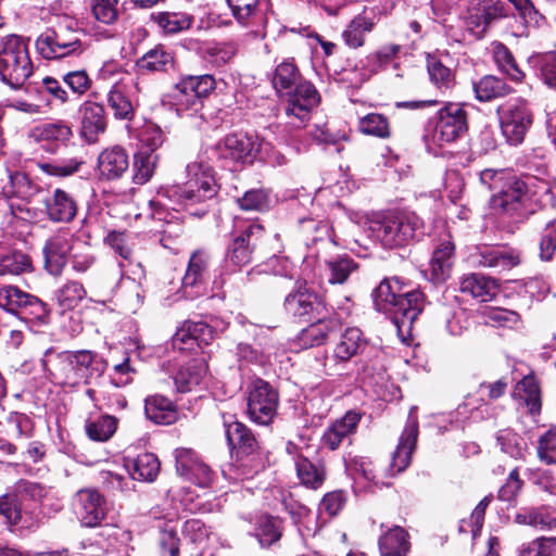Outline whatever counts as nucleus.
<instances>
[{
  "mask_svg": "<svg viewBox=\"0 0 556 556\" xmlns=\"http://www.w3.org/2000/svg\"><path fill=\"white\" fill-rule=\"evenodd\" d=\"M515 521L540 530H551L556 527V508L548 505L522 508L516 514Z\"/></svg>",
  "mask_w": 556,
  "mask_h": 556,
  "instance_id": "obj_34",
  "label": "nucleus"
},
{
  "mask_svg": "<svg viewBox=\"0 0 556 556\" xmlns=\"http://www.w3.org/2000/svg\"><path fill=\"white\" fill-rule=\"evenodd\" d=\"M43 206L48 219L52 223H71L78 211L74 195L61 188H55L46 197Z\"/></svg>",
  "mask_w": 556,
  "mask_h": 556,
  "instance_id": "obj_23",
  "label": "nucleus"
},
{
  "mask_svg": "<svg viewBox=\"0 0 556 556\" xmlns=\"http://www.w3.org/2000/svg\"><path fill=\"white\" fill-rule=\"evenodd\" d=\"M224 427L228 445L238 456H250L257 450L255 437L243 424L225 419Z\"/></svg>",
  "mask_w": 556,
  "mask_h": 556,
  "instance_id": "obj_29",
  "label": "nucleus"
},
{
  "mask_svg": "<svg viewBox=\"0 0 556 556\" xmlns=\"http://www.w3.org/2000/svg\"><path fill=\"white\" fill-rule=\"evenodd\" d=\"M85 296L86 290L83 283L74 280L67 281L55 291V299L64 309L76 307Z\"/></svg>",
  "mask_w": 556,
  "mask_h": 556,
  "instance_id": "obj_61",
  "label": "nucleus"
},
{
  "mask_svg": "<svg viewBox=\"0 0 556 556\" xmlns=\"http://www.w3.org/2000/svg\"><path fill=\"white\" fill-rule=\"evenodd\" d=\"M367 339L357 327L346 328L337 342L333 356L341 362H348L352 357L363 353L367 348Z\"/></svg>",
  "mask_w": 556,
  "mask_h": 556,
  "instance_id": "obj_32",
  "label": "nucleus"
},
{
  "mask_svg": "<svg viewBox=\"0 0 556 556\" xmlns=\"http://www.w3.org/2000/svg\"><path fill=\"white\" fill-rule=\"evenodd\" d=\"M90 11L97 22L113 25L119 16V0H90Z\"/></svg>",
  "mask_w": 556,
  "mask_h": 556,
  "instance_id": "obj_59",
  "label": "nucleus"
},
{
  "mask_svg": "<svg viewBox=\"0 0 556 556\" xmlns=\"http://www.w3.org/2000/svg\"><path fill=\"white\" fill-rule=\"evenodd\" d=\"M402 287L399 278L384 279L375 289L374 296L376 304L386 311V307H392L400 294H402Z\"/></svg>",
  "mask_w": 556,
  "mask_h": 556,
  "instance_id": "obj_60",
  "label": "nucleus"
},
{
  "mask_svg": "<svg viewBox=\"0 0 556 556\" xmlns=\"http://www.w3.org/2000/svg\"><path fill=\"white\" fill-rule=\"evenodd\" d=\"M472 257L478 265L496 271L509 270L520 264V253L504 245L479 247Z\"/></svg>",
  "mask_w": 556,
  "mask_h": 556,
  "instance_id": "obj_22",
  "label": "nucleus"
},
{
  "mask_svg": "<svg viewBox=\"0 0 556 556\" xmlns=\"http://www.w3.org/2000/svg\"><path fill=\"white\" fill-rule=\"evenodd\" d=\"M418 438V421L413 416V409L409 413L406 426L400 437L396 450L392 454L390 470L392 475L401 473L410 464L412 454L415 450Z\"/></svg>",
  "mask_w": 556,
  "mask_h": 556,
  "instance_id": "obj_24",
  "label": "nucleus"
},
{
  "mask_svg": "<svg viewBox=\"0 0 556 556\" xmlns=\"http://www.w3.org/2000/svg\"><path fill=\"white\" fill-rule=\"evenodd\" d=\"M206 375V363L203 359H192L178 369L174 377V383L178 392H189L199 386Z\"/></svg>",
  "mask_w": 556,
  "mask_h": 556,
  "instance_id": "obj_37",
  "label": "nucleus"
},
{
  "mask_svg": "<svg viewBox=\"0 0 556 556\" xmlns=\"http://www.w3.org/2000/svg\"><path fill=\"white\" fill-rule=\"evenodd\" d=\"M173 62V54L165 47L156 46L144 53L137 64L142 71L164 72Z\"/></svg>",
  "mask_w": 556,
  "mask_h": 556,
  "instance_id": "obj_54",
  "label": "nucleus"
},
{
  "mask_svg": "<svg viewBox=\"0 0 556 556\" xmlns=\"http://www.w3.org/2000/svg\"><path fill=\"white\" fill-rule=\"evenodd\" d=\"M126 468L134 480L153 481L160 471V462L152 453H142L126 460Z\"/></svg>",
  "mask_w": 556,
  "mask_h": 556,
  "instance_id": "obj_41",
  "label": "nucleus"
},
{
  "mask_svg": "<svg viewBox=\"0 0 556 556\" xmlns=\"http://www.w3.org/2000/svg\"><path fill=\"white\" fill-rule=\"evenodd\" d=\"M356 268L357 264L348 255H340L330 258L324 264V269L327 273V280L331 285L344 283Z\"/></svg>",
  "mask_w": 556,
  "mask_h": 556,
  "instance_id": "obj_50",
  "label": "nucleus"
},
{
  "mask_svg": "<svg viewBox=\"0 0 556 556\" xmlns=\"http://www.w3.org/2000/svg\"><path fill=\"white\" fill-rule=\"evenodd\" d=\"M408 533L401 527H394L379 540L381 556H406L409 551Z\"/></svg>",
  "mask_w": 556,
  "mask_h": 556,
  "instance_id": "obj_44",
  "label": "nucleus"
},
{
  "mask_svg": "<svg viewBox=\"0 0 556 556\" xmlns=\"http://www.w3.org/2000/svg\"><path fill=\"white\" fill-rule=\"evenodd\" d=\"M0 307L17 315L26 324L41 326L48 324L49 311L47 305L29 293L15 286L0 288Z\"/></svg>",
  "mask_w": 556,
  "mask_h": 556,
  "instance_id": "obj_6",
  "label": "nucleus"
},
{
  "mask_svg": "<svg viewBox=\"0 0 556 556\" xmlns=\"http://www.w3.org/2000/svg\"><path fill=\"white\" fill-rule=\"evenodd\" d=\"M468 130L467 112L459 103H447L441 108L434 124L427 129L426 139L439 147L463 137Z\"/></svg>",
  "mask_w": 556,
  "mask_h": 556,
  "instance_id": "obj_7",
  "label": "nucleus"
},
{
  "mask_svg": "<svg viewBox=\"0 0 556 556\" xmlns=\"http://www.w3.org/2000/svg\"><path fill=\"white\" fill-rule=\"evenodd\" d=\"M173 104L176 106L178 113L189 110L198 111L202 105L198 96L195 94L192 85L189 84L187 78H181L172 89L169 94Z\"/></svg>",
  "mask_w": 556,
  "mask_h": 556,
  "instance_id": "obj_48",
  "label": "nucleus"
},
{
  "mask_svg": "<svg viewBox=\"0 0 556 556\" xmlns=\"http://www.w3.org/2000/svg\"><path fill=\"white\" fill-rule=\"evenodd\" d=\"M496 441L501 446V451L509 455L511 458L521 459L527 452V443L525 439L510 429L498 431Z\"/></svg>",
  "mask_w": 556,
  "mask_h": 556,
  "instance_id": "obj_57",
  "label": "nucleus"
},
{
  "mask_svg": "<svg viewBox=\"0 0 556 556\" xmlns=\"http://www.w3.org/2000/svg\"><path fill=\"white\" fill-rule=\"evenodd\" d=\"M490 51L500 72L515 83L523 81L525 73L517 65L511 51L503 42H491Z\"/></svg>",
  "mask_w": 556,
  "mask_h": 556,
  "instance_id": "obj_39",
  "label": "nucleus"
},
{
  "mask_svg": "<svg viewBox=\"0 0 556 556\" xmlns=\"http://www.w3.org/2000/svg\"><path fill=\"white\" fill-rule=\"evenodd\" d=\"M503 136L511 146L520 144L533 122V115L526 100L511 99L497 109Z\"/></svg>",
  "mask_w": 556,
  "mask_h": 556,
  "instance_id": "obj_8",
  "label": "nucleus"
},
{
  "mask_svg": "<svg viewBox=\"0 0 556 556\" xmlns=\"http://www.w3.org/2000/svg\"><path fill=\"white\" fill-rule=\"evenodd\" d=\"M314 319L315 321L302 329L296 336V342L301 349H311L324 344L329 333L337 327V321L329 318V316Z\"/></svg>",
  "mask_w": 556,
  "mask_h": 556,
  "instance_id": "obj_31",
  "label": "nucleus"
},
{
  "mask_svg": "<svg viewBox=\"0 0 556 556\" xmlns=\"http://www.w3.org/2000/svg\"><path fill=\"white\" fill-rule=\"evenodd\" d=\"M459 290L481 302H488L495 295L497 285L493 279L472 273L460 278Z\"/></svg>",
  "mask_w": 556,
  "mask_h": 556,
  "instance_id": "obj_36",
  "label": "nucleus"
},
{
  "mask_svg": "<svg viewBox=\"0 0 556 556\" xmlns=\"http://www.w3.org/2000/svg\"><path fill=\"white\" fill-rule=\"evenodd\" d=\"M34 71L26 40L14 34L0 38V79L14 90L22 89Z\"/></svg>",
  "mask_w": 556,
  "mask_h": 556,
  "instance_id": "obj_3",
  "label": "nucleus"
},
{
  "mask_svg": "<svg viewBox=\"0 0 556 556\" xmlns=\"http://www.w3.org/2000/svg\"><path fill=\"white\" fill-rule=\"evenodd\" d=\"M424 305L422 292L414 289L402 292L392 307H386V312L391 315L392 321L400 333L409 332L414 321L422 312Z\"/></svg>",
  "mask_w": 556,
  "mask_h": 556,
  "instance_id": "obj_16",
  "label": "nucleus"
},
{
  "mask_svg": "<svg viewBox=\"0 0 556 556\" xmlns=\"http://www.w3.org/2000/svg\"><path fill=\"white\" fill-rule=\"evenodd\" d=\"M116 74L117 79L108 92L106 101L116 119L130 121L135 115L132 97L137 90L136 78L122 70L116 64L106 63L100 71L102 78L106 79Z\"/></svg>",
  "mask_w": 556,
  "mask_h": 556,
  "instance_id": "obj_5",
  "label": "nucleus"
},
{
  "mask_svg": "<svg viewBox=\"0 0 556 556\" xmlns=\"http://www.w3.org/2000/svg\"><path fill=\"white\" fill-rule=\"evenodd\" d=\"M81 115L80 136L87 143H94L106 129V115L104 106L93 101H85L80 108Z\"/></svg>",
  "mask_w": 556,
  "mask_h": 556,
  "instance_id": "obj_26",
  "label": "nucleus"
},
{
  "mask_svg": "<svg viewBox=\"0 0 556 556\" xmlns=\"http://www.w3.org/2000/svg\"><path fill=\"white\" fill-rule=\"evenodd\" d=\"M303 80L294 62L292 60H285L276 66L271 83L277 93L282 97L287 92H291Z\"/></svg>",
  "mask_w": 556,
  "mask_h": 556,
  "instance_id": "obj_40",
  "label": "nucleus"
},
{
  "mask_svg": "<svg viewBox=\"0 0 556 556\" xmlns=\"http://www.w3.org/2000/svg\"><path fill=\"white\" fill-rule=\"evenodd\" d=\"M296 477L300 483L306 489L318 490L323 486L327 471L321 462H312L307 457L299 454L294 458Z\"/></svg>",
  "mask_w": 556,
  "mask_h": 556,
  "instance_id": "obj_33",
  "label": "nucleus"
},
{
  "mask_svg": "<svg viewBox=\"0 0 556 556\" xmlns=\"http://www.w3.org/2000/svg\"><path fill=\"white\" fill-rule=\"evenodd\" d=\"M427 70L430 80L437 86V88L447 90L454 86L455 77L453 72L435 56L428 58Z\"/></svg>",
  "mask_w": 556,
  "mask_h": 556,
  "instance_id": "obj_62",
  "label": "nucleus"
},
{
  "mask_svg": "<svg viewBox=\"0 0 556 556\" xmlns=\"http://www.w3.org/2000/svg\"><path fill=\"white\" fill-rule=\"evenodd\" d=\"M513 396L520 405L526 406L530 414H538L541 410V391L535 378L531 375L525 376L514 388Z\"/></svg>",
  "mask_w": 556,
  "mask_h": 556,
  "instance_id": "obj_38",
  "label": "nucleus"
},
{
  "mask_svg": "<svg viewBox=\"0 0 556 556\" xmlns=\"http://www.w3.org/2000/svg\"><path fill=\"white\" fill-rule=\"evenodd\" d=\"M210 255L202 251H194L189 260L186 274L182 278V287H201L208 273Z\"/></svg>",
  "mask_w": 556,
  "mask_h": 556,
  "instance_id": "obj_43",
  "label": "nucleus"
},
{
  "mask_svg": "<svg viewBox=\"0 0 556 556\" xmlns=\"http://www.w3.org/2000/svg\"><path fill=\"white\" fill-rule=\"evenodd\" d=\"M159 155L153 152L140 151L135 154L134 182L137 185L147 184L154 174Z\"/></svg>",
  "mask_w": 556,
  "mask_h": 556,
  "instance_id": "obj_56",
  "label": "nucleus"
},
{
  "mask_svg": "<svg viewBox=\"0 0 556 556\" xmlns=\"http://www.w3.org/2000/svg\"><path fill=\"white\" fill-rule=\"evenodd\" d=\"M80 47V40L73 34L48 29L36 40L38 53L47 59H60L75 52Z\"/></svg>",
  "mask_w": 556,
  "mask_h": 556,
  "instance_id": "obj_21",
  "label": "nucleus"
},
{
  "mask_svg": "<svg viewBox=\"0 0 556 556\" xmlns=\"http://www.w3.org/2000/svg\"><path fill=\"white\" fill-rule=\"evenodd\" d=\"M257 140L244 134H229L213 148L215 156L226 163L245 162L256 152Z\"/></svg>",
  "mask_w": 556,
  "mask_h": 556,
  "instance_id": "obj_19",
  "label": "nucleus"
},
{
  "mask_svg": "<svg viewBox=\"0 0 556 556\" xmlns=\"http://www.w3.org/2000/svg\"><path fill=\"white\" fill-rule=\"evenodd\" d=\"M46 366L55 386L74 391L100 378L106 369V362L92 351L78 350L60 352L47 359Z\"/></svg>",
  "mask_w": 556,
  "mask_h": 556,
  "instance_id": "obj_2",
  "label": "nucleus"
},
{
  "mask_svg": "<svg viewBox=\"0 0 556 556\" xmlns=\"http://www.w3.org/2000/svg\"><path fill=\"white\" fill-rule=\"evenodd\" d=\"M75 241L70 232L59 230L47 239L42 253L45 268L50 275L60 276L68 263Z\"/></svg>",
  "mask_w": 556,
  "mask_h": 556,
  "instance_id": "obj_17",
  "label": "nucleus"
},
{
  "mask_svg": "<svg viewBox=\"0 0 556 556\" xmlns=\"http://www.w3.org/2000/svg\"><path fill=\"white\" fill-rule=\"evenodd\" d=\"M2 191L7 198L30 199L37 193L38 187L30 181L26 174L13 172L9 174V181Z\"/></svg>",
  "mask_w": 556,
  "mask_h": 556,
  "instance_id": "obj_52",
  "label": "nucleus"
},
{
  "mask_svg": "<svg viewBox=\"0 0 556 556\" xmlns=\"http://www.w3.org/2000/svg\"><path fill=\"white\" fill-rule=\"evenodd\" d=\"M454 251L455 247L450 237L442 239L434 248L429 262L431 279L434 282H443L450 277L454 263Z\"/></svg>",
  "mask_w": 556,
  "mask_h": 556,
  "instance_id": "obj_28",
  "label": "nucleus"
},
{
  "mask_svg": "<svg viewBox=\"0 0 556 556\" xmlns=\"http://www.w3.org/2000/svg\"><path fill=\"white\" fill-rule=\"evenodd\" d=\"M28 137L39 143L43 150L55 152L72 139L73 130L67 122L56 119L34 126L29 130Z\"/></svg>",
  "mask_w": 556,
  "mask_h": 556,
  "instance_id": "obj_20",
  "label": "nucleus"
},
{
  "mask_svg": "<svg viewBox=\"0 0 556 556\" xmlns=\"http://www.w3.org/2000/svg\"><path fill=\"white\" fill-rule=\"evenodd\" d=\"M277 407V391L262 379L253 381L248 396V414L251 420L258 425H268L276 415Z\"/></svg>",
  "mask_w": 556,
  "mask_h": 556,
  "instance_id": "obj_13",
  "label": "nucleus"
},
{
  "mask_svg": "<svg viewBox=\"0 0 556 556\" xmlns=\"http://www.w3.org/2000/svg\"><path fill=\"white\" fill-rule=\"evenodd\" d=\"M371 230L384 248H399L425 235L424 220L414 212H391L372 222Z\"/></svg>",
  "mask_w": 556,
  "mask_h": 556,
  "instance_id": "obj_4",
  "label": "nucleus"
},
{
  "mask_svg": "<svg viewBox=\"0 0 556 556\" xmlns=\"http://www.w3.org/2000/svg\"><path fill=\"white\" fill-rule=\"evenodd\" d=\"M0 514L12 531L30 532L40 525L39 506L22 504L12 500L9 494L0 496Z\"/></svg>",
  "mask_w": 556,
  "mask_h": 556,
  "instance_id": "obj_14",
  "label": "nucleus"
},
{
  "mask_svg": "<svg viewBox=\"0 0 556 556\" xmlns=\"http://www.w3.org/2000/svg\"><path fill=\"white\" fill-rule=\"evenodd\" d=\"M152 20L166 33L176 34L190 28L193 17L184 12H159Z\"/></svg>",
  "mask_w": 556,
  "mask_h": 556,
  "instance_id": "obj_55",
  "label": "nucleus"
},
{
  "mask_svg": "<svg viewBox=\"0 0 556 556\" xmlns=\"http://www.w3.org/2000/svg\"><path fill=\"white\" fill-rule=\"evenodd\" d=\"M501 193L492 195L490 207L497 215L521 216L527 201L532 197L531 179L523 181L517 177Z\"/></svg>",
  "mask_w": 556,
  "mask_h": 556,
  "instance_id": "obj_11",
  "label": "nucleus"
},
{
  "mask_svg": "<svg viewBox=\"0 0 556 556\" xmlns=\"http://www.w3.org/2000/svg\"><path fill=\"white\" fill-rule=\"evenodd\" d=\"M128 154L125 149L118 146L104 149L97 160V174L101 180L119 179L128 170Z\"/></svg>",
  "mask_w": 556,
  "mask_h": 556,
  "instance_id": "obj_25",
  "label": "nucleus"
},
{
  "mask_svg": "<svg viewBox=\"0 0 556 556\" xmlns=\"http://www.w3.org/2000/svg\"><path fill=\"white\" fill-rule=\"evenodd\" d=\"M235 20L242 26L252 25L260 12L258 0H226Z\"/></svg>",
  "mask_w": 556,
  "mask_h": 556,
  "instance_id": "obj_58",
  "label": "nucleus"
},
{
  "mask_svg": "<svg viewBox=\"0 0 556 556\" xmlns=\"http://www.w3.org/2000/svg\"><path fill=\"white\" fill-rule=\"evenodd\" d=\"M288 105L286 114L289 118H295L299 124L290 122L295 127H300L305 123L311 114V111L319 103L320 97L313 84L303 80L300 85L287 92Z\"/></svg>",
  "mask_w": 556,
  "mask_h": 556,
  "instance_id": "obj_18",
  "label": "nucleus"
},
{
  "mask_svg": "<svg viewBox=\"0 0 556 556\" xmlns=\"http://www.w3.org/2000/svg\"><path fill=\"white\" fill-rule=\"evenodd\" d=\"M511 87L502 78L494 75H485L473 83L476 98L481 102H489L503 98L511 92Z\"/></svg>",
  "mask_w": 556,
  "mask_h": 556,
  "instance_id": "obj_42",
  "label": "nucleus"
},
{
  "mask_svg": "<svg viewBox=\"0 0 556 556\" xmlns=\"http://www.w3.org/2000/svg\"><path fill=\"white\" fill-rule=\"evenodd\" d=\"M237 52L235 42H212L205 45L203 55L215 66H222L231 61Z\"/></svg>",
  "mask_w": 556,
  "mask_h": 556,
  "instance_id": "obj_63",
  "label": "nucleus"
},
{
  "mask_svg": "<svg viewBox=\"0 0 556 556\" xmlns=\"http://www.w3.org/2000/svg\"><path fill=\"white\" fill-rule=\"evenodd\" d=\"M118 420L111 415H102L96 419H88L85 430L88 438L97 442L110 440L117 429Z\"/></svg>",
  "mask_w": 556,
  "mask_h": 556,
  "instance_id": "obj_51",
  "label": "nucleus"
},
{
  "mask_svg": "<svg viewBox=\"0 0 556 556\" xmlns=\"http://www.w3.org/2000/svg\"><path fill=\"white\" fill-rule=\"evenodd\" d=\"M254 535L262 546H271L281 539L282 521L269 515H262L256 520Z\"/></svg>",
  "mask_w": 556,
  "mask_h": 556,
  "instance_id": "obj_46",
  "label": "nucleus"
},
{
  "mask_svg": "<svg viewBox=\"0 0 556 556\" xmlns=\"http://www.w3.org/2000/svg\"><path fill=\"white\" fill-rule=\"evenodd\" d=\"M372 29L374 22L371 18L364 15H357L342 31V39L349 48L357 49L365 45V36Z\"/></svg>",
  "mask_w": 556,
  "mask_h": 556,
  "instance_id": "obj_47",
  "label": "nucleus"
},
{
  "mask_svg": "<svg viewBox=\"0 0 556 556\" xmlns=\"http://www.w3.org/2000/svg\"><path fill=\"white\" fill-rule=\"evenodd\" d=\"M85 164L83 156H73L40 163L39 168L49 176L66 178L80 172Z\"/></svg>",
  "mask_w": 556,
  "mask_h": 556,
  "instance_id": "obj_49",
  "label": "nucleus"
},
{
  "mask_svg": "<svg viewBox=\"0 0 556 556\" xmlns=\"http://www.w3.org/2000/svg\"><path fill=\"white\" fill-rule=\"evenodd\" d=\"M400 47L396 45L384 46L375 53L368 54L364 60L361 61L364 73L362 74V80H367L372 75L377 74L388 63H390L397 54Z\"/></svg>",
  "mask_w": 556,
  "mask_h": 556,
  "instance_id": "obj_45",
  "label": "nucleus"
},
{
  "mask_svg": "<svg viewBox=\"0 0 556 556\" xmlns=\"http://www.w3.org/2000/svg\"><path fill=\"white\" fill-rule=\"evenodd\" d=\"M214 339V330L211 326L202 321H189L184 325L173 337L175 348L192 349L193 342L199 346L208 344Z\"/></svg>",
  "mask_w": 556,
  "mask_h": 556,
  "instance_id": "obj_30",
  "label": "nucleus"
},
{
  "mask_svg": "<svg viewBox=\"0 0 556 556\" xmlns=\"http://www.w3.org/2000/svg\"><path fill=\"white\" fill-rule=\"evenodd\" d=\"M264 228L255 222L236 225L226 251V264L233 270L241 269L252 261L256 242L263 237Z\"/></svg>",
  "mask_w": 556,
  "mask_h": 556,
  "instance_id": "obj_9",
  "label": "nucleus"
},
{
  "mask_svg": "<svg viewBox=\"0 0 556 556\" xmlns=\"http://www.w3.org/2000/svg\"><path fill=\"white\" fill-rule=\"evenodd\" d=\"M75 516L83 527L96 528L101 526L108 514L104 496L96 489H80L72 500Z\"/></svg>",
  "mask_w": 556,
  "mask_h": 556,
  "instance_id": "obj_12",
  "label": "nucleus"
},
{
  "mask_svg": "<svg viewBox=\"0 0 556 556\" xmlns=\"http://www.w3.org/2000/svg\"><path fill=\"white\" fill-rule=\"evenodd\" d=\"M97 255L91 245L83 241H75L68 260L75 273H87L97 264Z\"/></svg>",
  "mask_w": 556,
  "mask_h": 556,
  "instance_id": "obj_53",
  "label": "nucleus"
},
{
  "mask_svg": "<svg viewBox=\"0 0 556 556\" xmlns=\"http://www.w3.org/2000/svg\"><path fill=\"white\" fill-rule=\"evenodd\" d=\"M186 169L190 178L184 187L174 186L162 190L156 198L149 201L152 218L169 225L176 217L163 202L165 198H177L178 203L189 205L212 199L216 194V182L210 165L203 161L192 162L187 165Z\"/></svg>",
  "mask_w": 556,
  "mask_h": 556,
  "instance_id": "obj_1",
  "label": "nucleus"
},
{
  "mask_svg": "<svg viewBox=\"0 0 556 556\" xmlns=\"http://www.w3.org/2000/svg\"><path fill=\"white\" fill-rule=\"evenodd\" d=\"M361 420V415L348 412L342 418L334 420L324 432L321 443L325 447L334 451L343 442L350 441Z\"/></svg>",
  "mask_w": 556,
  "mask_h": 556,
  "instance_id": "obj_27",
  "label": "nucleus"
},
{
  "mask_svg": "<svg viewBox=\"0 0 556 556\" xmlns=\"http://www.w3.org/2000/svg\"><path fill=\"white\" fill-rule=\"evenodd\" d=\"M518 556H556V539L539 538L523 543L518 548Z\"/></svg>",
  "mask_w": 556,
  "mask_h": 556,
  "instance_id": "obj_64",
  "label": "nucleus"
},
{
  "mask_svg": "<svg viewBox=\"0 0 556 556\" xmlns=\"http://www.w3.org/2000/svg\"><path fill=\"white\" fill-rule=\"evenodd\" d=\"M287 313L295 317H307L308 320L329 316L330 311L321 296L306 286H300L290 292L283 302Z\"/></svg>",
  "mask_w": 556,
  "mask_h": 556,
  "instance_id": "obj_15",
  "label": "nucleus"
},
{
  "mask_svg": "<svg viewBox=\"0 0 556 556\" xmlns=\"http://www.w3.org/2000/svg\"><path fill=\"white\" fill-rule=\"evenodd\" d=\"M148 419L157 425H172L178 418L176 405L163 395H150L144 401Z\"/></svg>",
  "mask_w": 556,
  "mask_h": 556,
  "instance_id": "obj_35",
  "label": "nucleus"
},
{
  "mask_svg": "<svg viewBox=\"0 0 556 556\" xmlns=\"http://www.w3.org/2000/svg\"><path fill=\"white\" fill-rule=\"evenodd\" d=\"M510 10L502 0H471L465 24L477 38H482L492 23L506 18Z\"/></svg>",
  "mask_w": 556,
  "mask_h": 556,
  "instance_id": "obj_10",
  "label": "nucleus"
}]
</instances>
